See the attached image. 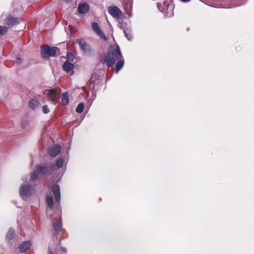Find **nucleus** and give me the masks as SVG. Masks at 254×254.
Returning a JSON list of instances; mask_svg holds the SVG:
<instances>
[{"label": "nucleus", "mask_w": 254, "mask_h": 254, "mask_svg": "<svg viewBox=\"0 0 254 254\" xmlns=\"http://www.w3.org/2000/svg\"><path fill=\"white\" fill-rule=\"evenodd\" d=\"M61 151V147L58 145H54L49 148L48 151L49 155L55 157L57 156Z\"/></svg>", "instance_id": "6e6552de"}, {"label": "nucleus", "mask_w": 254, "mask_h": 254, "mask_svg": "<svg viewBox=\"0 0 254 254\" xmlns=\"http://www.w3.org/2000/svg\"><path fill=\"white\" fill-rule=\"evenodd\" d=\"M76 42L84 53L88 55L91 54L92 52L91 47L84 40L82 39H77Z\"/></svg>", "instance_id": "39448f33"}, {"label": "nucleus", "mask_w": 254, "mask_h": 254, "mask_svg": "<svg viewBox=\"0 0 254 254\" xmlns=\"http://www.w3.org/2000/svg\"><path fill=\"white\" fill-rule=\"evenodd\" d=\"M39 106V102L36 100H31L29 102V106L33 109H36Z\"/></svg>", "instance_id": "6ab92c4d"}, {"label": "nucleus", "mask_w": 254, "mask_h": 254, "mask_svg": "<svg viewBox=\"0 0 254 254\" xmlns=\"http://www.w3.org/2000/svg\"><path fill=\"white\" fill-rule=\"evenodd\" d=\"M158 8L167 17H171L174 15V6L171 1L165 0L163 3V7H162V9H160L159 6Z\"/></svg>", "instance_id": "7ed1b4c3"}, {"label": "nucleus", "mask_w": 254, "mask_h": 254, "mask_svg": "<svg viewBox=\"0 0 254 254\" xmlns=\"http://www.w3.org/2000/svg\"><path fill=\"white\" fill-rule=\"evenodd\" d=\"M54 228L56 231H59L61 230L62 224L61 221L57 222H53Z\"/></svg>", "instance_id": "a211bd4d"}, {"label": "nucleus", "mask_w": 254, "mask_h": 254, "mask_svg": "<svg viewBox=\"0 0 254 254\" xmlns=\"http://www.w3.org/2000/svg\"><path fill=\"white\" fill-rule=\"evenodd\" d=\"M63 165V160L62 159H59L56 161V165L58 168H61Z\"/></svg>", "instance_id": "a878e982"}, {"label": "nucleus", "mask_w": 254, "mask_h": 254, "mask_svg": "<svg viewBox=\"0 0 254 254\" xmlns=\"http://www.w3.org/2000/svg\"><path fill=\"white\" fill-rule=\"evenodd\" d=\"M74 65L70 63L69 61H66L63 65V69L67 72H69L72 70Z\"/></svg>", "instance_id": "f8f14e48"}, {"label": "nucleus", "mask_w": 254, "mask_h": 254, "mask_svg": "<svg viewBox=\"0 0 254 254\" xmlns=\"http://www.w3.org/2000/svg\"><path fill=\"white\" fill-rule=\"evenodd\" d=\"M61 250L62 251V252L64 253V254H66L67 253V250L65 248H64V247H62L61 248Z\"/></svg>", "instance_id": "c756f323"}, {"label": "nucleus", "mask_w": 254, "mask_h": 254, "mask_svg": "<svg viewBox=\"0 0 254 254\" xmlns=\"http://www.w3.org/2000/svg\"><path fill=\"white\" fill-rule=\"evenodd\" d=\"M15 231L12 228L9 229L8 233L6 235V239L10 240H11L14 236Z\"/></svg>", "instance_id": "f3484780"}, {"label": "nucleus", "mask_w": 254, "mask_h": 254, "mask_svg": "<svg viewBox=\"0 0 254 254\" xmlns=\"http://www.w3.org/2000/svg\"><path fill=\"white\" fill-rule=\"evenodd\" d=\"M57 92V90L55 88L51 89L49 90L48 92V95L49 96H56V93Z\"/></svg>", "instance_id": "393cba45"}, {"label": "nucleus", "mask_w": 254, "mask_h": 254, "mask_svg": "<svg viewBox=\"0 0 254 254\" xmlns=\"http://www.w3.org/2000/svg\"><path fill=\"white\" fill-rule=\"evenodd\" d=\"M7 31V28L5 26H0V36L4 35Z\"/></svg>", "instance_id": "5701e85b"}, {"label": "nucleus", "mask_w": 254, "mask_h": 254, "mask_svg": "<svg viewBox=\"0 0 254 254\" xmlns=\"http://www.w3.org/2000/svg\"><path fill=\"white\" fill-rule=\"evenodd\" d=\"M66 57H67V61H70L72 62L73 61V60L74 59V55L69 52L67 53V54L66 55Z\"/></svg>", "instance_id": "b1692460"}, {"label": "nucleus", "mask_w": 254, "mask_h": 254, "mask_svg": "<svg viewBox=\"0 0 254 254\" xmlns=\"http://www.w3.org/2000/svg\"><path fill=\"white\" fill-rule=\"evenodd\" d=\"M51 190L54 194L56 201L59 203L61 200V193L59 186L55 184L51 186Z\"/></svg>", "instance_id": "1a4fd4ad"}, {"label": "nucleus", "mask_w": 254, "mask_h": 254, "mask_svg": "<svg viewBox=\"0 0 254 254\" xmlns=\"http://www.w3.org/2000/svg\"><path fill=\"white\" fill-rule=\"evenodd\" d=\"M38 178V174L37 172L36 171H34L30 175V181H34L37 179Z\"/></svg>", "instance_id": "4be33fe9"}, {"label": "nucleus", "mask_w": 254, "mask_h": 254, "mask_svg": "<svg viewBox=\"0 0 254 254\" xmlns=\"http://www.w3.org/2000/svg\"><path fill=\"white\" fill-rule=\"evenodd\" d=\"M89 10V6L86 3H82L79 5L78 7V11L81 14H85L88 12Z\"/></svg>", "instance_id": "9b49d317"}, {"label": "nucleus", "mask_w": 254, "mask_h": 254, "mask_svg": "<svg viewBox=\"0 0 254 254\" xmlns=\"http://www.w3.org/2000/svg\"><path fill=\"white\" fill-rule=\"evenodd\" d=\"M16 62L18 64H20L21 63V59L20 58L17 57L16 59Z\"/></svg>", "instance_id": "c85d7f7f"}, {"label": "nucleus", "mask_w": 254, "mask_h": 254, "mask_svg": "<svg viewBox=\"0 0 254 254\" xmlns=\"http://www.w3.org/2000/svg\"><path fill=\"white\" fill-rule=\"evenodd\" d=\"M19 193L22 198L30 197L33 194V189L28 185H22L19 189Z\"/></svg>", "instance_id": "20e7f679"}, {"label": "nucleus", "mask_w": 254, "mask_h": 254, "mask_svg": "<svg viewBox=\"0 0 254 254\" xmlns=\"http://www.w3.org/2000/svg\"><path fill=\"white\" fill-rule=\"evenodd\" d=\"M61 100L64 105H66L69 101L68 95L66 93H63L61 96Z\"/></svg>", "instance_id": "dca6fc26"}, {"label": "nucleus", "mask_w": 254, "mask_h": 254, "mask_svg": "<svg viewBox=\"0 0 254 254\" xmlns=\"http://www.w3.org/2000/svg\"><path fill=\"white\" fill-rule=\"evenodd\" d=\"M84 105L83 103H80L78 104L76 109V112L78 113H81L83 112L84 109Z\"/></svg>", "instance_id": "aec40b11"}, {"label": "nucleus", "mask_w": 254, "mask_h": 254, "mask_svg": "<svg viewBox=\"0 0 254 254\" xmlns=\"http://www.w3.org/2000/svg\"><path fill=\"white\" fill-rule=\"evenodd\" d=\"M130 31L128 29H126L124 30V33L125 34L126 37L128 40H131L133 37L131 34L129 33Z\"/></svg>", "instance_id": "412c9836"}, {"label": "nucleus", "mask_w": 254, "mask_h": 254, "mask_svg": "<svg viewBox=\"0 0 254 254\" xmlns=\"http://www.w3.org/2000/svg\"><path fill=\"white\" fill-rule=\"evenodd\" d=\"M31 243L29 242H24L19 246V250L21 252L23 253L26 251L30 247Z\"/></svg>", "instance_id": "ddd939ff"}, {"label": "nucleus", "mask_w": 254, "mask_h": 254, "mask_svg": "<svg viewBox=\"0 0 254 254\" xmlns=\"http://www.w3.org/2000/svg\"><path fill=\"white\" fill-rule=\"evenodd\" d=\"M36 170L40 174L42 175H46L49 171L47 167L41 165H37L36 166Z\"/></svg>", "instance_id": "4468645a"}, {"label": "nucleus", "mask_w": 254, "mask_h": 254, "mask_svg": "<svg viewBox=\"0 0 254 254\" xmlns=\"http://www.w3.org/2000/svg\"><path fill=\"white\" fill-rule=\"evenodd\" d=\"M181 0L183 2H188V1H190V0Z\"/></svg>", "instance_id": "2f4dec72"}, {"label": "nucleus", "mask_w": 254, "mask_h": 254, "mask_svg": "<svg viewBox=\"0 0 254 254\" xmlns=\"http://www.w3.org/2000/svg\"><path fill=\"white\" fill-rule=\"evenodd\" d=\"M50 102L55 103L57 101L56 97V96H53L50 99Z\"/></svg>", "instance_id": "cd10ccee"}, {"label": "nucleus", "mask_w": 254, "mask_h": 254, "mask_svg": "<svg viewBox=\"0 0 254 254\" xmlns=\"http://www.w3.org/2000/svg\"><path fill=\"white\" fill-rule=\"evenodd\" d=\"M57 50V47H50L48 45H45L41 51V57L43 59H46L49 57H54L56 54Z\"/></svg>", "instance_id": "f03ea898"}, {"label": "nucleus", "mask_w": 254, "mask_h": 254, "mask_svg": "<svg viewBox=\"0 0 254 254\" xmlns=\"http://www.w3.org/2000/svg\"><path fill=\"white\" fill-rule=\"evenodd\" d=\"M48 254H53L52 251L51 250H49L48 252Z\"/></svg>", "instance_id": "7c9ffc66"}, {"label": "nucleus", "mask_w": 254, "mask_h": 254, "mask_svg": "<svg viewBox=\"0 0 254 254\" xmlns=\"http://www.w3.org/2000/svg\"><path fill=\"white\" fill-rule=\"evenodd\" d=\"M19 22V20L17 18H13L11 16H8L5 19V23L8 27L18 24Z\"/></svg>", "instance_id": "9d476101"}, {"label": "nucleus", "mask_w": 254, "mask_h": 254, "mask_svg": "<svg viewBox=\"0 0 254 254\" xmlns=\"http://www.w3.org/2000/svg\"><path fill=\"white\" fill-rule=\"evenodd\" d=\"M117 61L118 62L116 66V73L123 67L124 61L119 47L117 45H112L109 53L102 57L101 62L103 64H106L108 67H112Z\"/></svg>", "instance_id": "f257e3e1"}, {"label": "nucleus", "mask_w": 254, "mask_h": 254, "mask_svg": "<svg viewBox=\"0 0 254 254\" xmlns=\"http://www.w3.org/2000/svg\"><path fill=\"white\" fill-rule=\"evenodd\" d=\"M46 201L50 209H52L54 206L53 196L51 194H48L46 197Z\"/></svg>", "instance_id": "2eb2a0df"}, {"label": "nucleus", "mask_w": 254, "mask_h": 254, "mask_svg": "<svg viewBox=\"0 0 254 254\" xmlns=\"http://www.w3.org/2000/svg\"><path fill=\"white\" fill-rule=\"evenodd\" d=\"M92 27L93 31L102 39L104 41H107L108 38L103 33L101 29L100 28L99 25L97 22H93L92 24Z\"/></svg>", "instance_id": "0eeeda50"}, {"label": "nucleus", "mask_w": 254, "mask_h": 254, "mask_svg": "<svg viewBox=\"0 0 254 254\" xmlns=\"http://www.w3.org/2000/svg\"><path fill=\"white\" fill-rule=\"evenodd\" d=\"M42 110H43V112L44 114H47L50 112L49 109L47 105L44 106L43 107Z\"/></svg>", "instance_id": "bb28decb"}, {"label": "nucleus", "mask_w": 254, "mask_h": 254, "mask_svg": "<svg viewBox=\"0 0 254 254\" xmlns=\"http://www.w3.org/2000/svg\"><path fill=\"white\" fill-rule=\"evenodd\" d=\"M109 13L115 18H121L122 12L116 6H110L108 7Z\"/></svg>", "instance_id": "423d86ee"}]
</instances>
